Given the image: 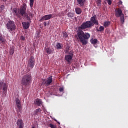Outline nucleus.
<instances>
[{"label":"nucleus","mask_w":128,"mask_h":128,"mask_svg":"<svg viewBox=\"0 0 128 128\" xmlns=\"http://www.w3.org/2000/svg\"><path fill=\"white\" fill-rule=\"evenodd\" d=\"M78 42H80L82 44H88V40L90 38V35L88 32H84L82 30L77 32V35L76 36Z\"/></svg>","instance_id":"1"},{"label":"nucleus","mask_w":128,"mask_h":128,"mask_svg":"<svg viewBox=\"0 0 128 128\" xmlns=\"http://www.w3.org/2000/svg\"><path fill=\"white\" fill-rule=\"evenodd\" d=\"M31 80V76L27 74L24 76L22 78V84H24V86H28V84H30Z\"/></svg>","instance_id":"2"},{"label":"nucleus","mask_w":128,"mask_h":128,"mask_svg":"<svg viewBox=\"0 0 128 128\" xmlns=\"http://www.w3.org/2000/svg\"><path fill=\"white\" fill-rule=\"evenodd\" d=\"M6 26H7L8 30V31L10 32H12V30H16V24L14 21L9 20L6 24Z\"/></svg>","instance_id":"3"},{"label":"nucleus","mask_w":128,"mask_h":128,"mask_svg":"<svg viewBox=\"0 0 128 128\" xmlns=\"http://www.w3.org/2000/svg\"><path fill=\"white\" fill-rule=\"evenodd\" d=\"M26 5L24 4L19 10V14H21L22 16H24V18H27L28 20V14L26 13Z\"/></svg>","instance_id":"4"},{"label":"nucleus","mask_w":128,"mask_h":128,"mask_svg":"<svg viewBox=\"0 0 128 128\" xmlns=\"http://www.w3.org/2000/svg\"><path fill=\"white\" fill-rule=\"evenodd\" d=\"M92 26V22L87 21L82 24L80 28L81 30H86V28H90V26Z\"/></svg>","instance_id":"5"},{"label":"nucleus","mask_w":128,"mask_h":128,"mask_svg":"<svg viewBox=\"0 0 128 128\" xmlns=\"http://www.w3.org/2000/svg\"><path fill=\"white\" fill-rule=\"evenodd\" d=\"M116 16H120L121 22L124 24V14H122V11L121 9H118L116 12Z\"/></svg>","instance_id":"6"},{"label":"nucleus","mask_w":128,"mask_h":128,"mask_svg":"<svg viewBox=\"0 0 128 128\" xmlns=\"http://www.w3.org/2000/svg\"><path fill=\"white\" fill-rule=\"evenodd\" d=\"M34 66V56H32L29 58L28 62V68H32Z\"/></svg>","instance_id":"7"},{"label":"nucleus","mask_w":128,"mask_h":128,"mask_svg":"<svg viewBox=\"0 0 128 128\" xmlns=\"http://www.w3.org/2000/svg\"><path fill=\"white\" fill-rule=\"evenodd\" d=\"M54 16H54V14L45 15L42 17L41 20H40V22H44V20H50V18H54Z\"/></svg>","instance_id":"8"},{"label":"nucleus","mask_w":128,"mask_h":128,"mask_svg":"<svg viewBox=\"0 0 128 128\" xmlns=\"http://www.w3.org/2000/svg\"><path fill=\"white\" fill-rule=\"evenodd\" d=\"M2 90H3L2 96H6V92H8V84H6V83H4V82H2Z\"/></svg>","instance_id":"9"},{"label":"nucleus","mask_w":128,"mask_h":128,"mask_svg":"<svg viewBox=\"0 0 128 128\" xmlns=\"http://www.w3.org/2000/svg\"><path fill=\"white\" fill-rule=\"evenodd\" d=\"M74 56V54H72V52H70V54H68L65 56V60L68 62H70V60H72V56Z\"/></svg>","instance_id":"10"},{"label":"nucleus","mask_w":128,"mask_h":128,"mask_svg":"<svg viewBox=\"0 0 128 128\" xmlns=\"http://www.w3.org/2000/svg\"><path fill=\"white\" fill-rule=\"evenodd\" d=\"M51 82H52V76H50L48 80L46 81H44L42 82V84H46V86H50V84Z\"/></svg>","instance_id":"11"},{"label":"nucleus","mask_w":128,"mask_h":128,"mask_svg":"<svg viewBox=\"0 0 128 128\" xmlns=\"http://www.w3.org/2000/svg\"><path fill=\"white\" fill-rule=\"evenodd\" d=\"M90 22H92V26H94V24H96V26H98V22L96 19V16H94L91 18Z\"/></svg>","instance_id":"12"},{"label":"nucleus","mask_w":128,"mask_h":128,"mask_svg":"<svg viewBox=\"0 0 128 128\" xmlns=\"http://www.w3.org/2000/svg\"><path fill=\"white\" fill-rule=\"evenodd\" d=\"M17 126L19 128H24V122H22V120H18L17 122Z\"/></svg>","instance_id":"13"},{"label":"nucleus","mask_w":128,"mask_h":128,"mask_svg":"<svg viewBox=\"0 0 128 128\" xmlns=\"http://www.w3.org/2000/svg\"><path fill=\"white\" fill-rule=\"evenodd\" d=\"M77 2L79 6H84L86 4V0H77Z\"/></svg>","instance_id":"14"},{"label":"nucleus","mask_w":128,"mask_h":128,"mask_svg":"<svg viewBox=\"0 0 128 128\" xmlns=\"http://www.w3.org/2000/svg\"><path fill=\"white\" fill-rule=\"evenodd\" d=\"M16 105L17 106V108H22V104H20V99H18V98H16Z\"/></svg>","instance_id":"15"},{"label":"nucleus","mask_w":128,"mask_h":128,"mask_svg":"<svg viewBox=\"0 0 128 128\" xmlns=\"http://www.w3.org/2000/svg\"><path fill=\"white\" fill-rule=\"evenodd\" d=\"M22 26L25 30H28L30 28V23L28 22H22Z\"/></svg>","instance_id":"16"},{"label":"nucleus","mask_w":128,"mask_h":128,"mask_svg":"<svg viewBox=\"0 0 128 128\" xmlns=\"http://www.w3.org/2000/svg\"><path fill=\"white\" fill-rule=\"evenodd\" d=\"M42 104V102L40 99H36L34 101V104H36V106H40Z\"/></svg>","instance_id":"17"},{"label":"nucleus","mask_w":128,"mask_h":128,"mask_svg":"<svg viewBox=\"0 0 128 128\" xmlns=\"http://www.w3.org/2000/svg\"><path fill=\"white\" fill-rule=\"evenodd\" d=\"M75 12L77 14H82V10L80 8H75Z\"/></svg>","instance_id":"18"},{"label":"nucleus","mask_w":128,"mask_h":128,"mask_svg":"<svg viewBox=\"0 0 128 128\" xmlns=\"http://www.w3.org/2000/svg\"><path fill=\"white\" fill-rule=\"evenodd\" d=\"M45 51L48 54H52V50L48 48H46Z\"/></svg>","instance_id":"19"},{"label":"nucleus","mask_w":128,"mask_h":128,"mask_svg":"<svg viewBox=\"0 0 128 128\" xmlns=\"http://www.w3.org/2000/svg\"><path fill=\"white\" fill-rule=\"evenodd\" d=\"M110 24V21H105L104 24V28H108Z\"/></svg>","instance_id":"20"},{"label":"nucleus","mask_w":128,"mask_h":128,"mask_svg":"<svg viewBox=\"0 0 128 128\" xmlns=\"http://www.w3.org/2000/svg\"><path fill=\"white\" fill-rule=\"evenodd\" d=\"M0 42H2V44H6V39L4 38L2 36H0Z\"/></svg>","instance_id":"21"},{"label":"nucleus","mask_w":128,"mask_h":128,"mask_svg":"<svg viewBox=\"0 0 128 128\" xmlns=\"http://www.w3.org/2000/svg\"><path fill=\"white\" fill-rule=\"evenodd\" d=\"M90 42L92 44H96L98 42V40L92 38Z\"/></svg>","instance_id":"22"},{"label":"nucleus","mask_w":128,"mask_h":128,"mask_svg":"<svg viewBox=\"0 0 128 128\" xmlns=\"http://www.w3.org/2000/svg\"><path fill=\"white\" fill-rule=\"evenodd\" d=\"M104 28L103 26H100L99 30H98V32H104Z\"/></svg>","instance_id":"23"},{"label":"nucleus","mask_w":128,"mask_h":128,"mask_svg":"<svg viewBox=\"0 0 128 128\" xmlns=\"http://www.w3.org/2000/svg\"><path fill=\"white\" fill-rule=\"evenodd\" d=\"M67 15L68 18H74V13L68 12Z\"/></svg>","instance_id":"24"},{"label":"nucleus","mask_w":128,"mask_h":128,"mask_svg":"<svg viewBox=\"0 0 128 128\" xmlns=\"http://www.w3.org/2000/svg\"><path fill=\"white\" fill-rule=\"evenodd\" d=\"M34 0H30V8H32L34 6Z\"/></svg>","instance_id":"25"},{"label":"nucleus","mask_w":128,"mask_h":128,"mask_svg":"<svg viewBox=\"0 0 128 128\" xmlns=\"http://www.w3.org/2000/svg\"><path fill=\"white\" fill-rule=\"evenodd\" d=\"M10 54H14V48H11L10 49Z\"/></svg>","instance_id":"26"},{"label":"nucleus","mask_w":128,"mask_h":128,"mask_svg":"<svg viewBox=\"0 0 128 128\" xmlns=\"http://www.w3.org/2000/svg\"><path fill=\"white\" fill-rule=\"evenodd\" d=\"M56 48L58 50H59L60 48H62V44H60V43H58L56 44Z\"/></svg>","instance_id":"27"},{"label":"nucleus","mask_w":128,"mask_h":128,"mask_svg":"<svg viewBox=\"0 0 128 128\" xmlns=\"http://www.w3.org/2000/svg\"><path fill=\"white\" fill-rule=\"evenodd\" d=\"M68 36V34L66 32H63V37L64 38H66Z\"/></svg>","instance_id":"28"},{"label":"nucleus","mask_w":128,"mask_h":128,"mask_svg":"<svg viewBox=\"0 0 128 128\" xmlns=\"http://www.w3.org/2000/svg\"><path fill=\"white\" fill-rule=\"evenodd\" d=\"M49 126L51 128H56V126L52 124H50Z\"/></svg>","instance_id":"29"},{"label":"nucleus","mask_w":128,"mask_h":128,"mask_svg":"<svg viewBox=\"0 0 128 128\" xmlns=\"http://www.w3.org/2000/svg\"><path fill=\"white\" fill-rule=\"evenodd\" d=\"M107 2L110 6V4H112V0H108Z\"/></svg>","instance_id":"30"},{"label":"nucleus","mask_w":128,"mask_h":128,"mask_svg":"<svg viewBox=\"0 0 128 128\" xmlns=\"http://www.w3.org/2000/svg\"><path fill=\"white\" fill-rule=\"evenodd\" d=\"M64 88L63 87H61V88H59V90H60V92H64Z\"/></svg>","instance_id":"31"},{"label":"nucleus","mask_w":128,"mask_h":128,"mask_svg":"<svg viewBox=\"0 0 128 128\" xmlns=\"http://www.w3.org/2000/svg\"><path fill=\"white\" fill-rule=\"evenodd\" d=\"M1 10H4V5H1L0 6Z\"/></svg>","instance_id":"32"},{"label":"nucleus","mask_w":128,"mask_h":128,"mask_svg":"<svg viewBox=\"0 0 128 128\" xmlns=\"http://www.w3.org/2000/svg\"><path fill=\"white\" fill-rule=\"evenodd\" d=\"M20 39L22 40H26V38L24 36H21Z\"/></svg>","instance_id":"33"},{"label":"nucleus","mask_w":128,"mask_h":128,"mask_svg":"<svg viewBox=\"0 0 128 128\" xmlns=\"http://www.w3.org/2000/svg\"><path fill=\"white\" fill-rule=\"evenodd\" d=\"M40 112V108L36 109V112Z\"/></svg>","instance_id":"34"},{"label":"nucleus","mask_w":128,"mask_h":128,"mask_svg":"<svg viewBox=\"0 0 128 128\" xmlns=\"http://www.w3.org/2000/svg\"><path fill=\"white\" fill-rule=\"evenodd\" d=\"M2 82H0V90H2Z\"/></svg>","instance_id":"35"},{"label":"nucleus","mask_w":128,"mask_h":128,"mask_svg":"<svg viewBox=\"0 0 128 128\" xmlns=\"http://www.w3.org/2000/svg\"><path fill=\"white\" fill-rule=\"evenodd\" d=\"M29 16H34V14H32V13H30Z\"/></svg>","instance_id":"36"},{"label":"nucleus","mask_w":128,"mask_h":128,"mask_svg":"<svg viewBox=\"0 0 128 128\" xmlns=\"http://www.w3.org/2000/svg\"><path fill=\"white\" fill-rule=\"evenodd\" d=\"M119 4H122V0L119 2Z\"/></svg>","instance_id":"37"},{"label":"nucleus","mask_w":128,"mask_h":128,"mask_svg":"<svg viewBox=\"0 0 128 128\" xmlns=\"http://www.w3.org/2000/svg\"><path fill=\"white\" fill-rule=\"evenodd\" d=\"M97 2L100 4V0H97Z\"/></svg>","instance_id":"38"},{"label":"nucleus","mask_w":128,"mask_h":128,"mask_svg":"<svg viewBox=\"0 0 128 128\" xmlns=\"http://www.w3.org/2000/svg\"><path fill=\"white\" fill-rule=\"evenodd\" d=\"M44 26H46V22H44Z\"/></svg>","instance_id":"39"},{"label":"nucleus","mask_w":128,"mask_h":128,"mask_svg":"<svg viewBox=\"0 0 128 128\" xmlns=\"http://www.w3.org/2000/svg\"><path fill=\"white\" fill-rule=\"evenodd\" d=\"M14 12H15V14H16V10H14Z\"/></svg>","instance_id":"40"},{"label":"nucleus","mask_w":128,"mask_h":128,"mask_svg":"<svg viewBox=\"0 0 128 128\" xmlns=\"http://www.w3.org/2000/svg\"><path fill=\"white\" fill-rule=\"evenodd\" d=\"M66 54H68V50H66Z\"/></svg>","instance_id":"41"},{"label":"nucleus","mask_w":128,"mask_h":128,"mask_svg":"<svg viewBox=\"0 0 128 128\" xmlns=\"http://www.w3.org/2000/svg\"><path fill=\"white\" fill-rule=\"evenodd\" d=\"M61 16L60 14H59L58 15V16Z\"/></svg>","instance_id":"42"},{"label":"nucleus","mask_w":128,"mask_h":128,"mask_svg":"<svg viewBox=\"0 0 128 128\" xmlns=\"http://www.w3.org/2000/svg\"><path fill=\"white\" fill-rule=\"evenodd\" d=\"M3 2H6L8 0H2Z\"/></svg>","instance_id":"43"},{"label":"nucleus","mask_w":128,"mask_h":128,"mask_svg":"<svg viewBox=\"0 0 128 128\" xmlns=\"http://www.w3.org/2000/svg\"><path fill=\"white\" fill-rule=\"evenodd\" d=\"M16 14V16H18V14Z\"/></svg>","instance_id":"44"},{"label":"nucleus","mask_w":128,"mask_h":128,"mask_svg":"<svg viewBox=\"0 0 128 128\" xmlns=\"http://www.w3.org/2000/svg\"><path fill=\"white\" fill-rule=\"evenodd\" d=\"M32 128H34V126L32 127Z\"/></svg>","instance_id":"45"},{"label":"nucleus","mask_w":128,"mask_h":128,"mask_svg":"<svg viewBox=\"0 0 128 128\" xmlns=\"http://www.w3.org/2000/svg\"><path fill=\"white\" fill-rule=\"evenodd\" d=\"M0 108H1V106H0Z\"/></svg>","instance_id":"46"},{"label":"nucleus","mask_w":128,"mask_h":128,"mask_svg":"<svg viewBox=\"0 0 128 128\" xmlns=\"http://www.w3.org/2000/svg\"><path fill=\"white\" fill-rule=\"evenodd\" d=\"M58 124H60V122H58Z\"/></svg>","instance_id":"47"}]
</instances>
